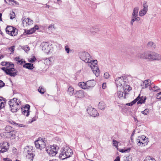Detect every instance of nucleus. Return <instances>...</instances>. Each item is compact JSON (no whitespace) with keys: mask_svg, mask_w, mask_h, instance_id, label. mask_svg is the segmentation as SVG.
Returning <instances> with one entry per match:
<instances>
[{"mask_svg":"<svg viewBox=\"0 0 161 161\" xmlns=\"http://www.w3.org/2000/svg\"><path fill=\"white\" fill-rule=\"evenodd\" d=\"M21 103L20 100L15 98L11 99L8 102L11 110L13 113L16 112L17 110L20 108V105Z\"/></svg>","mask_w":161,"mask_h":161,"instance_id":"f257e3e1","label":"nucleus"},{"mask_svg":"<svg viewBox=\"0 0 161 161\" xmlns=\"http://www.w3.org/2000/svg\"><path fill=\"white\" fill-rule=\"evenodd\" d=\"M59 156L60 159L64 160L70 157L72 154V151L68 147H65L61 149Z\"/></svg>","mask_w":161,"mask_h":161,"instance_id":"f03ea898","label":"nucleus"},{"mask_svg":"<svg viewBox=\"0 0 161 161\" xmlns=\"http://www.w3.org/2000/svg\"><path fill=\"white\" fill-rule=\"evenodd\" d=\"M97 60H93L92 59V62L88 63V65L91 68L92 71L96 76H98L99 75L100 70L98 67L95 65L97 64Z\"/></svg>","mask_w":161,"mask_h":161,"instance_id":"7ed1b4c3","label":"nucleus"},{"mask_svg":"<svg viewBox=\"0 0 161 161\" xmlns=\"http://www.w3.org/2000/svg\"><path fill=\"white\" fill-rule=\"evenodd\" d=\"M1 69L3 70L5 73L11 77H14L17 75V70L13 68L2 67Z\"/></svg>","mask_w":161,"mask_h":161,"instance_id":"20e7f679","label":"nucleus"},{"mask_svg":"<svg viewBox=\"0 0 161 161\" xmlns=\"http://www.w3.org/2000/svg\"><path fill=\"white\" fill-rule=\"evenodd\" d=\"M79 56L80 58L85 63H90L92 61V58L87 52H84L80 53Z\"/></svg>","mask_w":161,"mask_h":161,"instance_id":"39448f33","label":"nucleus"},{"mask_svg":"<svg viewBox=\"0 0 161 161\" xmlns=\"http://www.w3.org/2000/svg\"><path fill=\"white\" fill-rule=\"evenodd\" d=\"M147 139L144 136L138 137V138L136 140V142L139 146H145L147 144L148 142Z\"/></svg>","mask_w":161,"mask_h":161,"instance_id":"423d86ee","label":"nucleus"},{"mask_svg":"<svg viewBox=\"0 0 161 161\" xmlns=\"http://www.w3.org/2000/svg\"><path fill=\"white\" fill-rule=\"evenodd\" d=\"M151 52L145 51L143 53H138L137 54V57L139 58L144 59L150 61L151 56Z\"/></svg>","mask_w":161,"mask_h":161,"instance_id":"0eeeda50","label":"nucleus"},{"mask_svg":"<svg viewBox=\"0 0 161 161\" xmlns=\"http://www.w3.org/2000/svg\"><path fill=\"white\" fill-rule=\"evenodd\" d=\"M46 150L50 156H54L57 153L56 147L54 146H50L47 147Z\"/></svg>","mask_w":161,"mask_h":161,"instance_id":"6e6552de","label":"nucleus"},{"mask_svg":"<svg viewBox=\"0 0 161 161\" xmlns=\"http://www.w3.org/2000/svg\"><path fill=\"white\" fill-rule=\"evenodd\" d=\"M35 144L36 147L40 150L45 147V143L44 140L41 138H38V140L35 141Z\"/></svg>","mask_w":161,"mask_h":161,"instance_id":"1a4fd4ad","label":"nucleus"},{"mask_svg":"<svg viewBox=\"0 0 161 161\" xmlns=\"http://www.w3.org/2000/svg\"><path fill=\"white\" fill-rule=\"evenodd\" d=\"M143 8L140 10L139 12V15L142 17L147 13L148 10V5L146 2H144L142 5Z\"/></svg>","mask_w":161,"mask_h":161,"instance_id":"9d476101","label":"nucleus"},{"mask_svg":"<svg viewBox=\"0 0 161 161\" xmlns=\"http://www.w3.org/2000/svg\"><path fill=\"white\" fill-rule=\"evenodd\" d=\"M9 148L8 143L3 142L0 143V153H3L7 152Z\"/></svg>","mask_w":161,"mask_h":161,"instance_id":"9b49d317","label":"nucleus"},{"mask_svg":"<svg viewBox=\"0 0 161 161\" xmlns=\"http://www.w3.org/2000/svg\"><path fill=\"white\" fill-rule=\"evenodd\" d=\"M16 132L15 130L11 131L10 132H3L1 134V136L2 137L3 136H4L5 135H8V137L11 139H15L16 138Z\"/></svg>","mask_w":161,"mask_h":161,"instance_id":"f8f14e48","label":"nucleus"},{"mask_svg":"<svg viewBox=\"0 0 161 161\" xmlns=\"http://www.w3.org/2000/svg\"><path fill=\"white\" fill-rule=\"evenodd\" d=\"M151 60L160 61L161 60V55L154 52H151Z\"/></svg>","mask_w":161,"mask_h":161,"instance_id":"ddd939ff","label":"nucleus"},{"mask_svg":"<svg viewBox=\"0 0 161 161\" xmlns=\"http://www.w3.org/2000/svg\"><path fill=\"white\" fill-rule=\"evenodd\" d=\"M115 83L117 87L119 86L121 88L122 86L125 87V81L123 77L117 78L115 80Z\"/></svg>","mask_w":161,"mask_h":161,"instance_id":"4468645a","label":"nucleus"},{"mask_svg":"<svg viewBox=\"0 0 161 161\" xmlns=\"http://www.w3.org/2000/svg\"><path fill=\"white\" fill-rule=\"evenodd\" d=\"M22 23L24 26L27 27L32 25L33 21L29 18H25L24 19H22Z\"/></svg>","mask_w":161,"mask_h":161,"instance_id":"2eb2a0df","label":"nucleus"},{"mask_svg":"<svg viewBox=\"0 0 161 161\" xmlns=\"http://www.w3.org/2000/svg\"><path fill=\"white\" fill-rule=\"evenodd\" d=\"M41 46L42 48V50L45 52L47 53L50 51V47L47 42H43L41 44Z\"/></svg>","mask_w":161,"mask_h":161,"instance_id":"dca6fc26","label":"nucleus"},{"mask_svg":"<svg viewBox=\"0 0 161 161\" xmlns=\"http://www.w3.org/2000/svg\"><path fill=\"white\" fill-rule=\"evenodd\" d=\"M88 113L93 117H96L99 115V114L97 112V110L94 108H90L87 110Z\"/></svg>","mask_w":161,"mask_h":161,"instance_id":"f3484780","label":"nucleus"},{"mask_svg":"<svg viewBox=\"0 0 161 161\" xmlns=\"http://www.w3.org/2000/svg\"><path fill=\"white\" fill-rule=\"evenodd\" d=\"M140 94L138 97L135 99L136 102H137L138 104H142V103H144L146 99V96H142L140 97Z\"/></svg>","mask_w":161,"mask_h":161,"instance_id":"a211bd4d","label":"nucleus"},{"mask_svg":"<svg viewBox=\"0 0 161 161\" xmlns=\"http://www.w3.org/2000/svg\"><path fill=\"white\" fill-rule=\"evenodd\" d=\"M151 81L150 80H145L142 83V84L141 85L142 86V88L143 89L146 88L149 86H151Z\"/></svg>","mask_w":161,"mask_h":161,"instance_id":"6ab92c4d","label":"nucleus"},{"mask_svg":"<svg viewBox=\"0 0 161 161\" xmlns=\"http://www.w3.org/2000/svg\"><path fill=\"white\" fill-rule=\"evenodd\" d=\"M96 84V82L94 80H88L86 82L87 89H89L93 87Z\"/></svg>","mask_w":161,"mask_h":161,"instance_id":"aec40b11","label":"nucleus"},{"mask_svg":"<svg viewBox=\"0 0 161 161\" xmlns=\"http://www.w3.org/2000/svg\"><path fill=\"white\" fill-rule=\"evenodd\" d=\"M120 91H118L117 93V95L119 98L123 97V95L125 96V93L124 92L125 87L122 86L121 87Z\"/></svg>","mask_w":161,"mask_h":161,"instance_id":"412c9836","label":"nucleus"},{"mask_svg":"<svg viewBox=\"0 0 161 161\" xmlns=\"http://www.w3.org/2000/svg\"><path fill=\"white\" fill-rule=\"evenodd\" d=\"M99 30L97 26H93L90 28V33L92 35H95L97 33Z\"/></svg>","mask_w":161,"mask_h":161,"instance_id":"4be33fe9","label":"nucleus"},{"mask_svg":"<svg viewBox=\"0 0 161 161\" xmlns=\"http://www.w3.org/2000/svg\"><path fill=\"white\" fill-rule=\"evenodd\" d=\"M75 97L78 98H82L84 97V94L82 91L80 90L76 92L75 94Z\"/></svg>","mask_w":161,"mask_h":161,"instance_id":"5701e85b","label":"nucleus"},{"mask_svg":"<svg viewBox=\"0 0 161 161\" xmlns=\"http://www.w3.org/2000/svg\"><path fill=\"white\" fill-rule=\"evenodd\" d=\"M38 29V26L37 25H35L34 27L31 28L29 30H27L26 34H30L34 33L36 30Z\"/></svg>","mask_w":161,"mask_h":161,"instance_id":"b1692460","label":"nucleus"},{"mask_svg":"<svg viewBox=\"0 0 161 161\" xmlns=\"http://www.w3.org/2000/svg\"><path fill=\"white\" fill-rule=\"evenodd\" d=\"M23 67L30 70L34 68L33 64L29 63L25 64L23 65Z\"/></svg>","mask_w":161,"mask_h":161,"instance_id":"393cba45","label":"nucleus"},{"mask_svg":"<svg viewBox=\"0 0 161 161\" xmlns=\"http://www.w3.org/2000/svg\"><path fill=\"white\" fill-rule=\"evenodd\" d=\"M149 90L150 91H152L154 92L158 91L160 89L157 86H154L153 84H152L151 86L149 88Z\"/></svg>","mask_w":161,"mask_h":161,"instance_id":"a878e982","label":"nucleus"},{"mask_svg":"<svg viewBox=\"0 0 161 161\" xmlns=\"http://www.w3.org/2000/svg\"><path fill=\"white\" fill-rule=\"evenodd\" d=\"M139 8L136 7L134 8L133 10L131 16H138V13L139 11Z\"/></svg>","mask_w":161,"mask_h":161,"instance_id":"bb28decb","label":"nucleus"},{"mask_svg":"<svg viewBox=\"0 0 161 161\" xmlns=\"http://www.w3.org/2000/svg\"><path fill=\"white\" fill-rule=\"evenodd\" d=\"M106 107V105L103 102H99L98 105V108L102 110H103Z\"/></svg>","mask_w":161,"mask_h":161,"instance_id":"cd10ccee","label":"nucleus"},{"mask_svg":"<svg viewBox=\"0 0 161 161\" xmlns=\"http://www.w3.org/2000/svg\"><path fill=\"white\" fill-rule=\"evenodd\" d=\"M67 92L69 95L72 96L74 92V88L71 86H69Z\"/></svg>","mask_w":161,"mask_h":161,"instance_id":"c85d7f7f","label":"nucleus"},{"mask_svg":"<svg viewBox=\"0 0 161 161\" xmlns=\"http://www.w3.org/2000/svg\"><path fill=\"white\" fill-rule=\"evenodd\" d=\"M14 28L11 26H8L6 29V33L8 34L9 35L10 33L13 31V29Z\"/></svg>","mask_w":161,"mask_h":161,"instance_id":"c756f323","label":"nucleus"},{"mask_svg":"<svg viewBox=\"0 0 161 161\" xmlns=\"http://www.w3.org/2000/svg\"><path fill=\"white\" fill-rule=\"evenodd\" d=\"M79 86L83 89H87L86 82L85 83L84 82H80L78 84Z\"/></svg>","mask_w":161,"mask_h":161,"instance_id":"7c9ffc66","label":"nucleus"},{"mask_svg":"<svg viewBox=\"0 0 161 161\" xmlns=\"http://www.w3.org/2000/svg\"><path fill=\"white\" fill-rule=\"evenodd\" d=\"M147 46L148 47H151L153 48H155L156 47L155 44L152 42H148L147 44Z\"/></svg>","mask_w":161,"mask_h":161,"instance_id":"2f4dec72","label":"nucleus"},{"mask_svg":"<svg viewBox=\"0 0 161 161\" xmlns=\"http://www.w3.org/2000/svg\"><path fill=\"white\" fill-rule=\"evenodd\" d=\"M21 111L23 114L26 116H28L29 115V111L27 110H25V108H22Z\"/></svg>","mask_w":161,"mask_h":161,"instance_id":"473e14b6","label":"nucleus"},{"mask_svg":"<svg viewBox=\"0 0 161 161\" xmlns=\"http://www.w3.org/2000/svg\"><path fill=\"white\" fill-rule=\"evenodd\" d=\"M13 30V31H12L9 34L10 35L12 36H15L17 34V30L15 28H14Z\"/></svg>","mask_w":161,"mask_h":161,"instance_id":"72a5a7b5","label":"nucleus"},{"mask_svg":"<svg viewBox=\"0 0 161 161\" xmlns=\"http://www.w3.org/2000/svg\"><path fill=\"white\" fill-rule=\"evenodd\" d=\"M2 102L0 103V109L3 108L5 105L6 103V99L4 98L3 101Z\"/></svg>","mask_w":161,"mask_h":161,"instance_id":"f704fd0d","label":"nucleus"},{"mask_svg":"<svg viewBox=\"0 0 161 161\" xmlns=\"http://www.w3.org/2000/svg\"><path fill=\"white\" fill-rule=\"evenodd\" d=\"M140 18L138 16H131V19L132 21H138L140 20Z\"/></svg>","mask_w":161,"mask_h":161,"instance_id":"c9c22d12","label":"nucleus"},{"mask_svg":"<svg viewBox=\"0 0 161 161\" xmlns=\"http://www.w3.org/2000/svg\"><path fill=\"white\" fill-rule=\"evenodd\" d=\"M51 62L50 58H46L44 61V64L46 65H49Z\"/></svg>","mask_w":161,"mask_h":161,"instance_id":"e433bc0d","label":"nucleus"},{"mask_svg":"<svg viewBox=\"0 0 161 161\" xmlns=\"http://www.w3.org/2000/svg\"><path fill=\"white\" fill-rule=\"evenodd\" d=\"M144 161H155V160L154 158L150 157H147Z\"/></svg>","mask_w":161,"mask_h":161,"instance_id":"4c0bfd02","label":"nucleus"},{"mask_svg":"<svg viewBox=\"0 0 161 161\" xmlns=\"http://www.w3.org/2000/svg\"><path fill=\"white\" fill-rule=\"evenodd\" d=\"M6 66L8 67H11V68H13L14 67V65L12 63L8 62H6Z\"/></svg>","mask_w":161,"mask_h":161,"instance_id":"58836bf2","label":"nucleus"},{"mask_svg":"<svg viewBox=\"0 0 161 161\" xmlns=\"http://www.w3.org/2000/svg\"><path fill=\"white\" fill-rule=\"evenodd\" d=\"M38 91L41 94H43L45 92L44 89L42 87H40L38 89Z\"/></svg>","mask_w":161,"mask_h":161,"instance_id":"ea45409f","label":"nucleus"},{"mask_svg":"<svg viewBox=\"0 0 161 161\" xmlns=\"http://www.w3.org/2000/svg\"><path fill=\"white\" fill-rule=\"evenodd\" d=\"M142 113L145 115H147L149 113V110L148 109H146L144 111H142Z\"/></svg>","mask_w":161,"mask_h":161,"instance_id":"a19ab883","label":"nucleus"},{"mask_svg":"<svg viewBox=\"0 0 161 161\" xmlns=\"http://www.w3.org/2000/svg\"><path fill=\"white\" fill-rule=\"evenodd\" d=\"M9 16H10V19H13L14 18L15 16L14 13L12 12L10 13Z\"/></svg>","mask_w":161,"mask_h":161,"instance_id":"79ce46f5","label":"nucleus"},{"mask_svg":"<svg viewBox=\"0 0 161 161\" xmlns=\"http://www.w3.org/2000/svg\"><path fill=\"white\" fill-rule=\"evenodd\" d=\"M36 60V57L35 56H33L32 58L29 59L28 61L31 63H33Z\"/></svg>","mask_w":161,"mask_h":161,"instance_id":"37998d69","label":"nucleus"},{"mask_svg":"<svg viewBox=\"0 0 161 161\" xmlns=\"http://www.w3.org/2000/svg\"><path fill=\"white\" fill-rule=\"evenodd\" d=\"M22 49H23L26 52L27 51H28L30 49V47H29L26 46L23 47L22 48Z\"/></svg>","mask_w":161,"mask_h":161,"instance_id":"c03bdc74","label":"nucleus"},{"mask_svg":"<svg viewBox=\"0 0 161 161\" xmlns=\"http://www.w3.org/2000/svg\"><path fill=\"white\" fill-rule=\"evenodd\" d=\"M14 123V124L16 125V126L21 127H25V125H23L22 124H17L15 123L14 122H13Z\"/></svg>","mask_w":161,"mask_h":161,"instance_id":"a18cd8bd","label":"nucleus"},{"mask_svg":"<svg viewBox=\"0 0 161 161\" xmlns=\"http://www.w3.org/2000/svg\"><path fill=\"white\" fill-rule=\"evenodd\" d=\"M48 29L51 31H52L54 29V24H51L49 25L48 26Z\"/></svg>","mask_w":161,"mask_h":161,"instance_id":"49530a36","label":"nucleus"},{"mask_svg":"<svg viewBox=\"0 0 161 161\" xmlns=\"http://www.w3.org/2000/svg\"><path fill=\"white\" fill-rule=\"evenodd\" d=\"M113 142L114 146L117 147H118V142L114 140H113Z\"/></svg>","mask_w":161,"mask_h":161,"instance_id":"de8ad7c7","label":"nucleus"},{"mask_svg":"<svg viewBox=\"0 0 161 161\" xmlns=\"http://www.w3.org/2000/svg\"><path fill=\"white\" fill-rule=\"evenodd\" d=\"M136 102V101L135 99L134 101H132L131 103H127L126 105H127L128 106H132Z\"/></svg>","mask_w":161,"mask_h":161,"instance_id":"09e8293b","label":"nucleus"},{"mask_svg":"<svg viewBox=\"0 0 161 161\" xmlns=\"http://www.w3.org/2000/svg\"><path fill=\"white\" fill-rule=\"evenodd\" d=\"M14 46H12L9 48L8 50L11 51V53L10 54L13 53L14 50Z\"/></svg>","mask_w":161,"mask_h":161,"instance_id":"8fccbe9b","label":"nucleus"},{"mask_svg":"<svg viewBox=\"0 0 161 161\" xmlns=\"http://www.w3.org/2000/svg\"><path fill=\"white\" fill-rule=\"evenodd\" d=\"M21 108H25V110H27L28 111H29L30 109V106L29 105L26 104L25 106V107Z\"/></svg>","mask_w":161,"mask_h":161,"instance_id":"3c124183","label":"nucleus"},{"mask_svg":"<svg viewBox=\"0 0 161 161\" xmlns=\"http://www.w3.org/2000/svg\"><path fill=\"white\" fill-rule=\"evenodd\" d=\"M104 77L105 79H107L110 76V75L107 72H106L104 74Z\"/></svg>","mask_w":161,"mask_h":161,"instance_id":"603ef678","label":"nucleus"},{"mask_svg":"<svg viewBox=\"0 0 161 161\" xmlns=\"http://www.w3.org/2000/svg\"><path fill=\"white\" fill-rule=\"evenodd\" d=\"M65 50L66 52L67 53H69V48L68 45H66L65 46Z\"/></svg>","mask_w":161,"mask_h":161,"instance_id":"864d4df0","label":"nucleus"},{"mask_svg":"<svg viewBox=\"0 0 161 161\" xmlns=\"http://www.w3.org/2000/svg\"><path fill=\"white\" fill-rule=\"evenodd\" d=\"M5 86V83L1 80H0V89L4 86Z\"/></svg>","mask_w":161,"mask_h":161,"instance_id":"5fc2aeb1","label":"nucleus"},{"mask_svg":"<svg viewBox=\"0 0 161 161\" xmlns=\"http://www.w3.org/2000/svg\"><path fill=\"white\" fill-rule=\"evenodd\" d=\"M157 98L158 99L161 100V92L157 94Z\"/></svg>","mask_w":161,"mask_h":161,"instance_id":"6e6d98bb","label":"nucleus"},{"mask_svg":"<svg viewBox=\"0 0 161 161\" xmlns=\"http://www.w3.org/2000/svg\"><path fill=\"white\" fill-rule=\"evenodd\" d=\"M125 90H130L131 89V88L130 86L128 85H125Z\"/></svg>","mask_w":161,"mask_h":161,"instance_id":"4d7b16f0","label":"nucleus"},{"mask_svg":"<svg viewBox=\"0 0 161 161\" xmlns=\"http://www.w3.org/2000/svg\"><path fill=\"white\" fill-rule=\"evenodd\" d=\"M28 147H27L25 148V151H26V152L27 151V153L28 154H31V153H30L31 151H29V150L28 149Z\"/></svg>","mask_w":161,"mask_h":161,"instance_id":"13d9d810","label":"nucleus"},{"mask_svg":"<svg viewBox=\"0 0 161 161\" xmlns=\"http://www.w3.org/2000/svg\"><path fill=\"white\" fill-rule=\"evenodd\" d=\"M12 127L10 126H7L5 128V130L7 131H9V130H11Z\"/></svg>","mask_w":161,"mask_h":161,"instance_id":"bf43d9fd","label":"nucleus"},{"mask_svg":"<svg viewBox=\"0 0 161 161\" xmlns=\"http://www.w3.org/2000/svg\"><path fill=\"white\" fill-rule=\"evenodd\" d=\"M128 150L130 151V149H126V150H124L123 149H122L120 151V152H121L122 153H125V152H127Z\"/></svg>","mask_w":161,"mask_h":161,"instance_id":"052dcab7","label":"nucleus"},{"mask_svg":"<svg viewBox=\"0 0 161 161\" xmlns=\"http://www.w3.org/2000/svg\"><path fill=\"white\" fill-rule=\"evenodd\" d=\"M15 60L16 61L18 62V63L20 62V61L21 60L19 58H16Z\"/></svg>","mask_w":161,"mask_h":161,"instance_id":"680f3d73","label":"nucleus"},{"mask_svg":"<svg viewBox=\"0 0 161 161\" xmlns=\"http://www.w3.org/2000/svg\"><path fill=\"white\" fill-rule=\"evenodd\" d=\"M102 87L103 89H105L106 87V84L103 83L102 85Z\"/></svg>","mask_w":161,"mask_h":161,"instance_id":"e2e57ef3","label":"nucleus"},{"mask_svg":"<svg viewBox=\"0 0 161 161\" xmlns=\"http://www.w3.org/2000/svg\"><path fill=\"white\" fill-rule=\"evenodd\" d=\"M4 161H12V160L9 158H4L3 159Z\"/></svg>","mask_w":161,"mask_h":161,"instance_id":"0e129e2a","label":"nucleus"},{"mask_svg":"<svg viewBox=\"0 0 161 161\" xmlns=\"http://www.w3.org/2000/svg\"><path fill=\"white\" fill-rule=\"evenodd\" d=\"M114 161H120V158L119 156H117Z\"/></svg>","mask_w":161,"mask_h":161,"instance_id":"69168bd1","label":"nucleus"},{"mask_svg":"<svg viewBox=\"0 0 161 161\" xmlns=\"http://www.w3.org/2000/svg\"><path fill=\"white\" fill-rule=\"evenodd\" d=\"M37 119V117H33L32 118V120L31 121V122H32L36 120Z\"/></svg>","mask_w":161,"mask_h":161,"instance_id":"338daca9","label":"nucleus"},{"mask_svg":"<svg viewBox=\"0 0 161 161\" xmlns=\"http://www.w3.org/2000/svg\"><path fill=\"white\" fill-rule=\"evenodd\" d=\"M6 62H2L1 63V65H2V66H6Z\"/></svg>","mask_w":161,"mask_h":161,"instance_id":"774afa93","label":"nucleus"}]
</instances>
